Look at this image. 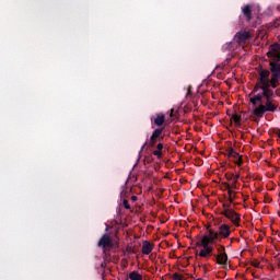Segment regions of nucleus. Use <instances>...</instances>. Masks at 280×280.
Wrapping results in <instances>:
<instances>
[{"label":"nucleus","instance_id":"obj_19","mask_svg":"<svg viewBox=\"0 0 280 280\" xmlns=\"http://www.w3.org/2000/svg\"><path fill=\"white\" fill-rule=\"evenodd\" d=\"M240 120H241V117H240L237 114H234V115L232 116V121H234V124H235L236 126H240Z\"/></svg>","mask_w":280,"mask_h":280},{"label":"nucleus","instance_id":"obj_10","mask_svg":"<svg viewBox=\"0 0 280 280\" xmlns=\"http://www.w3.org/2000/svg\"><path fill=\"white\" fill-rule=\"evenodd\" d=\"M242 12H243L246 21L253 20V7L250 4L244 5L242 8Z\"/></svg>","mask_w":280,"mask_h":280},{"label":"nucleus","instance_id":"obj_25","mask_svg":"<svg viewBox=\"0 0 280 280\" xmlns=\"http://www.w3.org/2000/svg\"><path fill=\"white\" fill-rule=\"evenodd\" d=\"M226 180H233L234 176L232 174H225Z\"/></svg>","mask_w":280,"mask_h":280},{"label":"nucleus","instance_id":"obj_17","mask_svg":"<svg viewBox=\"0 0 280 280\" xmlns=\"http://www.w3.org/2000/svg\"><path fill=\"white\" fill-rule=\"evenodd\" d=\"M237 180H240V175L232 177V184H230V189H237Z\"/></svg>","mask_w":280,"mask_h":280},{"label":"nucleus","instance_id":"obj_16","mask_svg":"<svg viewBox=\"0 0 280 280\" xmlns=\"http://www.w3.org/2000/svg\"><path fill=\"white\" fill-rule=\"evenodd\" d=\"M228 156H229V159H234V161H235L236 159H238L240 153H237V151L233 150V148H230V149H228Z\"/></svg>","mask_w":280,"mask_h":280},{"label":"nucleus","instance_id":"obj_5","mask_svg":"<svg viewBox=\"0 0 280 280\" xmlns=\"http://www.w3.org/2000/svg\"><path fill=\"white\" fill-rule=\"evenodd\" d=\"M248 38H250V32H248V31H240L234 36V40H235V43H237V45H242V44L246 43V40H248Z\"/></svg>","mask_w":280,"mask_h":280},{"label":"nucleus","instance_id":"obj_20","mask_svg":"<svg viewBox=\"0 0 280 280\" xmlns=\"http://www.w3.org/2000/svg\"><path fill=\"white\" fill-rule=\"evenodd\" d=\"M173 279L174 280H185V276H183L180 273H174L173 275Z\"/></svg>","mask_w":280,"mask_h":280},{"label":"nucleus","instance_id":"obj_2","mask_svg":"<svg viewBox=\"0 0 280 280\" xmlns=\"http://www.w3.org/2000/svg\"><path fill=\"white\" fill-rule=\"evenodd\" d=\"M215 240H220V235L213 230H209V234H206L197 242V246H202L203 249L199 252V257H209L213 253V247L209 244H214Z\"/></svg>","mask_w":280,"mask_h":280},{"label":"nucleus","instance_id":"obj_13","mask_svg":"<svg viewBox=\"0 0 280 280\" xmlns=\"http://www.w3.org/2000/svg\"><path fill=\"white\" fill-rule=\"evenodd\" d=\"M264 100V92L261 94L254 95L249 98V102L253 106H257V102H261Z\"/></svg>","mask_w":280,"mask_h":280},{"label":"nucleus","instance_id":"obj_22","mask_svg":"<svg viewBox=\"0 0 280 280\" xmlns=\"http://www.w3.org/2000/svg\"><path fill=\"white\" fill-rule=\"evenodd\" d=\"M154 156H158V159H161L163 156V153L159 150L153 151Z\"/></svg>","mask_w":280,"mask_h":280},{"label":"nucleus","instance_id":"obj_32","mask_svg":"<svg viewBox=\"0 0 280 280\" xmlns=\"http://www.w3.org/2000/svg\"><path fill=\"white\" fill-rule=\"evenodd\" d=\"M252 93H257V91L253 90V92H252Z\"/></svg>","mask_w":280,"mask_h":280},{"label":"nucleus","instance_id":"obj_28","mask_svg":"<svg viewBox=\"0 0 280 280\" xmlns=\"http://www.w3.org/2000/svg\"><path fill=\"white\" fill-rule=\"evenodd\" d=\"M174 116H175L174 109H171L170 117H174Z\"/></svg>","mask_w":280,"mask_h":280},{"label":"nucleus","instance_id":"obj_7","mask_svg":"<svg viewBox=\"0 0 280 280\" xmlns=\"http://www.w3.org/2000/svg\"><path fill=\"white\" fill-rule=\"evenodd\" d=\"M161 135H163V128H158L153 131L150 141H149V145L152 148L154 145H156V141H161V139H163V137H161Z\"/></svg>","mask_w":280,"mask_h":280},{"label":"nucleus","instance_id":"obj_21","mask_svg":"<svg viewBox=\"0 0 280 280\" xmlns=\"http://www.w3.org/2000/svg\"><path fill=\"white\" fill-rule=\"evenodd\" d=\"M269 86L271 89H277V86H279V81H269Z\"/></svg>","mask_w":280,"mask_h":280},{"label":"nucleus","instance_id":"obj_30","mask_svg":"<svg viewBox=\"0 0 280 280\" xmlns=\"http://www.w3.org/2000/svg\"><path fill=\"white\" fill-rule=\"evenodd\" d=\"M276 135L279 137L280 139V129L277 130Z\"/></svg>","mask_w":280,"mask_h":280},{"label":"nucleus","instance_id":"obj_18","mask_svg":"<svg viewBox=\"0 0 280 280\" xmlns=\"http://www.w3.org/2000/svg\"><path fill=\"white\" fill-rule=\"evenodd\" d=\"M100 248H103V253H106V235H103L98 242Z\"/></svg>","mask_w":280,"mask_h":280},{"label":"nucleus","instance_id":"obj_8","mask_svg":"<svg viewBox=\"0 0 280 280\" xmlns=\"http://www.w3.org/2000/svg\"><path fill=\"white\" fill-rule=\"evenodd\" d=\"M219 254L217 255V264L220 266H226V262L229 261V256L226 255V252H224V247H221L218 249Z\"/></svg>","mask_w":280,"mask_h":280},{"label":"nucleus","instance_id":"obj_27","mask_svg":"<svg viewBox=\"0 0 280 280\" xmlns=\"http://www.w3.org/2000/svg\"><path fill=\"white\" fill-rule=\"evenodd\" d=\"M252 266H254V268H259V262L258 261H253Z\"/></svg>","mask_w":280,"mask_h":280},{"label":"nucleus","instance_id":"obj_26","mask_svg":"<svg viewBox=\"0 0 280 280\" xmlns=\"http://www.w3.org/2000/svg\"><path fill=\"white\" fill-rule=\"evenodd\" d=\"M156 148H158V151L162 152V150H163V143H159Z\"/></svg>","mask_w":280,"mask_h":280},{"label":"nucleus","instance_id":"obj_12","mask_svg":"<svg viewBox=\"0 0 280 280\" xmlns=\"http://www.w3.org/2000/svg\"><path fill=\"white\" fill-rule=\"evenodd\" d=\"M153 249H154V246L150 242L144 241L142 243V254L143 255H150V253H152Z\"/></svg>","mask_w":280,"mask_h":280},{"label":"nucleus","instance_id":"obj_6","mask_svg":"<svg viewBox=\"0 0 280 280\" xmlns=\"http://www.w3.org/2000/svg\"><path fill=\"white\" fill-rule=\"evenodd\" d=\"M119 246V237L117 235L106 236V249H115Z\"/></svg>","mask_w":280,"mask_h":280},{"label":"nucleus","instance_id":"obj_31","mask_svg":"<svg viewBox=\"0 0 280 280\" xmlns=\"http://www.w3.org/2000/svg\"><path fill=\"white\" fill-rule=\"evenodd\" d=\"M276 95H279V97H280V91L279 90H276Z\"/></svg>","mask_w":280,"mask_h":280},{"label":"nucleus","instance_id":"obj_23","mask_svg":"<svg viewBox=\"0 0 280 280\" xmlns=\"http://www.w3.org/2000/svg\"><path fill=\"white\" fill-rule=\"evenodd\" d=\"M234 163L236 164V165H242V156H237L235 160H234Z\"/></svg>","mask_w":280,"mask_h":280},{"label":"nucleus","instance_id":"obj_24","mask_svg":"<svg viewBox=\"0 0 280 280\" xmlns=\"http://www.w3.org/2000/svg\"><path fill=\"white\" fill-rule=\"evenodd\" d=\"M122 206L125 207V209H130V203H128L127 199L122 200Z\"/></svg>","mask_w":280,"mask_h":280},{"label":"nucleus","instance_id":"obj_15","mask_svg":"<svg viewBox=\"0 0 280 280\" xmlns=\"http://www.w3.org/2000/svg\"><path fill=\"white\" fill-rule=\"evenodd\" d=\"M154 124L155 126H162L163 124H165V115L159 114L154 119Z\"/></svg>","mask_w":280,"mask_h":280},{"label":"nucleus","instance_id":"obj_4","mask_svg":"<svg viewBox=\"0 0 280 280\" xmlns=\"http://www.w3.org/2000/svg\"><path fill=\"white\" fill-rule=\"evenodd\" d=\"M223 207H224L223 215H225V218L231 220V222H233V224H237V222H240V214H237L235 211L229 209V205H226V203H223Z\"/></svg>","mask_w":280,"mask_h":280},{"label":"nucleus","instance_id":"obj_11","mask_svg":"<svg viewBox=\"0 0 280 280\" xmlns=\"http://www.w3.org/2000/svg\"><path fill=\"white\" fill-rule=\"evenodd\" d=\"M223 185L229 194V203L228 205L230 206L231 202H233V200H235V191H233V188H231V184L224 182Z\"/></svg>","mask_w":280,"mask_h":280},{"label":"nucleus","instance_id":"obj_14","mask_svg":"<svg viewBox=\"0 0 280 280\" xmlns=\"http://www.w3.org/2000/svg\"><path fill=\"white\" fill-rule=\"evenodd\" d=\"M130 280H143V275L139 273V271H131L129 273Z\"/></svg>","mask_w":280,"mask_h":280},{"label":"nucleus","instance_id":"obj_3","mask_svg":"<svg viewBox=\"0 0 280 280\" xmlns=\"http://www.w3.org/2000/svg\"><path fill=\"white\" fill-rule=\"evenodd\" d=\"M262 95L266 98V103L265 105L260 104L254 109V115H256V117H264V113H275L277 110V105L272 103V97H275V94L266 90L262 91Z\"/></svg>","mask_w":280,"mask_h":280},{"label":"nucleus","instance_id":"obj_29","mask_svg":"<svg viewBox=\"0 0 280 280\" xmlns=\"http://www.w3.org/2000/svg\"><path fill=\"white\" fill-rule=\"evenodd\" d=\"M131 200H132L133 202H136L137 196H132V197H131Z\"/></svg>","mask_w":280,"mask_h":280},{"label":"nucleus","instance_id":"obj_1","mask_svg":"<svg viewBox=\"0 0 280 280\" xmlns=\"http://www.w3.org/2000/svg\"><path fill=\"white\" fill-rule=\"evenodd\" d=\"M267 56L270 58L269 66L272 77L270 79L269 70H260L254 91H259V89H261V91L267 90L269 93H272L270 82H279L280 80V45H271Z\"/></svg>","mask_w":280,"mask_h":280},{"label":"nucleus","instance_id":"obj_9","mask_svg":"<svg viewBox=\"0 0 280 280\" xmlns=\"http://www.w3.org/2000/svg\"><path fill=\"white\" fill-rule=\"evenodd\" d=\"M219 235V238L217 240H222V237H229V235H231V228L226 224H222L219 228V232H214Z\"/></svg>","mask_w":280,"mask_h":280}]
</instances>
